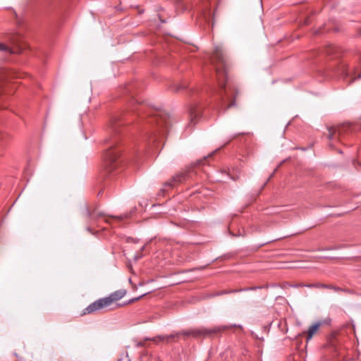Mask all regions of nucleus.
<instances>
[{
	"label": "nucleus",
	"instance_id": "nucleus-14",
	"mask_svg": "<svg viewBox=\"0 0 361 361\" xmlns=\"http://www.w3.org/2000/svg\"><path fill=\"white\" fill-rule=\"evenodd\" d=\"M235 101H232L227 106V108H230L233 106H235Z\"/></svg>",
	"mask_w": 361,
	"mask_h": 361
},
{
	"label": "nucleus",
	"instance_id": "nucleus-10",
	"mask_svg": "<svg viewBox=\"0 0 361 361\" xmlns=\"http://www.w3.org/2000/svg\"><path fill=\"white\" fill-rule=\"evenodd\" d=\"M320 326L319 323L312 324L307 331V341H310L312 336L318 331Z\"/></svg>",
	"mask_w": 361,
	"mask_h": 361
},
{
	"label": "nucleus",
	"instance_id": "nucleus-3",
	"mask_svg": "<svg viewBox=\"0 0 361 361\" xmlns=\"http://www.w3.org/2000/svg\"><path fill=\"white\" fill-rule=\"evenodd\" d=\"M221 331L220 327L214 328H206V327H198V328H190L187 330L176 333V334H171L166 336H160L159 338L161 340H166L169 341L171 339L174 338H178L180 336H190L195 338L209 337L212 335L219 333Z\"/></svg>",
	"mask_w": 361,
	"mask_h": 361
},
{
	"label": "nucleus",
	"instance_id": "nucleus-4",
	"mask_svg": "<svg viewBox=\"0 0 361 361\" xmlns=\"http://www.w3.org/2000/svg\"><path fill=\"white\" fill-rule=\"evenodd\" d=\"M120 157V151L115 148H110L106 151L104 155L105 169L111 172L118 166V159Z\"/></svg>",
	"mask_w": 361,
	"mask_h": 361
},
{
	"label": "nucleus",
	"instance_id": "nucleus-2",
	"mask_svg": "<svg viewBox=\"0 0 361 361\" xmlns=\"http://www.w3.org/2000/svg\"><path fill=\"white\" fill-rule=\"evenodd\" d=\"M210 60L211 63L215 66L220 87L225 89L226 80H227V64L221 47H216L214 49Z\"/></svg>",
	"mask_w": 361,
	"mask_h": 361
},
{
	"label": "nucleus",
	"instance_id": "nucleus-1",
	"mask_svg": "<svg viewBox=\"0 0 361 361\" xmlns=\"http://www.w3.org/2000/svg\"><path fill=\"white\" fill-rule=\"evenodd\" d=\"M126 293V291L125 290H118L107 297L97 300L84 309L82 314H91L101 310L109 309L114 303L123 298Z\"/></svg>",
	"mask_w": 361,
	"mask_h": 361
},
{
	"label": "nucleus",
	"instance_id": "nucleus-6",
	"mask_svg": "<svg viewBox=\"0 0 361 361\" xmlns=\"http://www.w3.org/2000/svg\"><path fill=\"white\" fill-rule=\"evenodd\" d=\"M154 116V118L149 122L152 123L154 122L159 133L161 136H163L171 124L170 118L168 115L163 112H157Z\"/></svg>",
	"mask_w": 361,
	"mask_h": 361
},
{
	"label": "nucleus",
	"instance_id": "nucleus-8",
	"mask_svg": "<svg viewBox=\"0 0 361 361\" xmlns=\"http://www.w3.org/2000/svg\"><path fill=\"white\" fill-rule=\"evenodd\" d=\"M187 177L188 174L185 173L177 174L173 176V178L171 180L167 181L165 185L170 187H173L176 183H182L183 181L187 179Z\"/></svg>",
	"mask_w": 361,
	"mask_h": 361
},
{
	"label": "nucleus",
	"instance_id": "nucleus-9",
	"mask_svg": "<svg viewBox=\"0 0 361 361\" xmlns=\"http://www.w3.org/2000/svg\"><path fill=\"white\" fill-rule=\"evenodd\" d=\"M200 115V110L196 106L190 107L189 110L190 125L195 124Z\"/></svg>",
	"mask_w": 361,
	"mask_h": 361
},
{
	"label": "nucleus",
	"instance_id": "nucleus-17",
	"mask_svg": "<svg viewBox=\"0 0 361 361\" xmlns=\"http://www.w3.org/2000/svg\"><path fill=\"white\" fill-rule=\"evenodd\" d=\"M152 133H153V134H155V133H154V132H153ZM156 136H157L156 135H154V137H156Z\"/></svg>",
	"mask_w": 361,
	"mask_h": 361
},
{
	"label": "nucleus",
	"instance_id": "nucleus-13",
	"mask_svg": "<svg viewBox=\"0 0 361 361\" xmlns=\"http://www.w3.org/2000/svg\"><path fill=\"white\" fill-rule=\"evenodd\" d=\"M305 286L309 287V288H334L333 287H331V286H327V285L322 284V283H312V284H308V285H305Z\"/></svg>",
	"mask_w": 361,
	"mask_h": 361
},
{
	"label": "nucleus",
	"instance_id": "nucleus-15",
	"mask_svg": "<svg viewBox=\"0 0 361 361\" xmlns=\"http://www.w3.org/2000/svg\"><path fill=\"white\" fill-rule=\"evenodd\" d=\"M224 94H225V98L229 99L230 96H228L227 90H224Z\"/></svg>",
	"mask_w": 361,
	"mask_h": 361
},
{
	"label": "nucleus",
	"instance_id": "nucleus-16",
	"mask_svg": "<svg viewBox=\"0 0 361 361\" xmlns=\"http://www.w3.org/2000/svg\"><path fill=\"white\" fill-rule=\"evenodd\" d=\"M140 298L133 299L132 301L137 300Z\"/></svg>",
	"mask_w": 361,
	"mask_h": 361
},
{
	"label": "nucleus",
	"instance_id": "nucleus-11",
	"mask_svg": "<svg viewBox=\"0 0 361 361\" xmlns=\"http://www.w3.org/2000/svg\"><path fill=\"white\" fill-rule=\"evenodd\" d=\"M0 51L6 52L9 54L18 53L21 51V49H19L18 51H14L8 44L4 42H0Z\"/></svg>",
	"mask_w": 361,
	"mask_h": 361
},
{
	"label": "nucleus",
	"instance_id": "nucleus-7",
	"mask_svg": "<svg viewBox=\"0 0 361 361\" xmlns=\"http://www.w3.org/2000/svg\"><path fill=\"white\" fill-rule=\"evenodd\" d=\"M350 126L348 124H343V125L338 126L337 127H335V126L329 127L328 128V131H329L328 138L329 140H333L334 137V135L337 133L338 134L339 136L343 135L345 132L347 128H348Z\"/></svg>",
	"mask_w": 361,
	"mask_h": 361
},
{
	"label": "nucleus",
	"instance_id": "nucleus-12",
	"mask_svg": "<svg viewBox=\"0 0 361 361\" xmlns=\"http://www.w3.org/2000/svg\"><path fill=\"white\" fill-rule=\"evenodd\" d=\"M20 39H21V37L18 34L11 35L8 37V40L11 42V44H12L13 45H16V46L20 44Z\"/></svg>",
	"mask_w": 361,
	"mask_h": 361
},
{
	"label": "nucleus",
	"instance_id": "nucleus-5",
	"mask_svg": "<svg viewBox=\"0 0 361 361\" xmlns=\"http://www.w3.org/2000/svg\"><path fill=\"white\" fill-rule=\"evenodd\" d=\"M88 215L91 221H96L100 218H104V221L110 225L113 224V221L120 222L128 219L130 216V214H124L119 216H106L105 214L103 212L99 211L98 209H94L92 212H88Z\"/></svg>",
	"mask_w": 361,
	"mask_h": 361
}]
</instances>
